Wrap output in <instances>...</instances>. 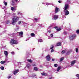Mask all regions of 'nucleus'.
<instances>
[{
    "label": "nucleus",
    "instance_id": "f257e3e1",
    "mask_svg": "<svg viewBox=\"0 0 79 79\" xmlns=\"http://www.w3.org/2000/svg\"><path fill=\"white\" fill-rule=\"evenodd\" d=\"M19 17L17 16H15L14 18H13L12 19V24L15 25V23L19 20Z\"/></svg>",
    "mask_w": 79,
    "mask_h": 79
},
{
    "label": "nucleus",
    "instance_id": "f03ea898",
    "mask_svg": "<svg viewBox=\"0 0 79 79\" xmlns=\"http://www.w3.org/2000/svg\"><path fill=\"white\" fill-rule=\"evenodd\" d=\"M10 3L12 6H14L15 7H17V5L18 4L17 0H12L10 2Z\"/></svg>",
    "mask_w": 79,
    "mask_h": 79
},
{
    "label": "nucleus",
    "instance_id": "7ed1b4c3",
    "mask_svg": "<svg viewBox=\"0 0 79 79\" xmlns=\"http://www.w3.org/2000/svg\"><path fill=\"white\" fill-rule=\"evenodd\" d=\"M76 37V35H73L69 37L70 40H73L75 38V37Z\"/></svg>",
    "mask_w": 79,
    "mask_h": 79
},
{
    "label": "nucleus",
    "instance_id": "20e7f679",
    "mask_svg": "<svg viewBox=\"0 0 79 79\" xmlns=\"http://www.w3.org/2000/svg\"><path fill=\"white\" fill-rule=\"evenodd\" d=\"M76 60H74L73 61H72L71 62V65H69L68 66H68H67V68H68L69 67H71V66H73V65H74V64H75V63H76Z\"/></svg>",
    "mask_w": 79,
    "mask_h": 79
},
{
    "label": "nucleus",
    "instance_id": "39448f33",
    "mask_svg": "<svg viewBox=\"0 0 79 79\" xmlns=\"http://www.w3.org/2000/svg\"><path fill=\"white\" fill-rule=\"evenodd\" d=\"M58 18V15H54L52 17V19L54 20H56Z\"/></svg>",
    "mask_w": 79,
    "mask_h": 79
},
{
    "label": "nucleus",
    "instance_id": "423d86ee",
    "mask_svg": "<svg viewBox=\"0 0 79 79\" xmlns=\"http://www.w3.org/2000/svg\"><path fill=\"white\" fill-rule=\"evenodd\" d=\"M15 42H16V41H14V40L12 39L10 41V45H13L14 44H17V42H16V43H15Z\"/></svg>",
    "mask_w": 79,
    "mask_h": 79
},
{
    "label": "nucleus",
    "instance_id": "0eeeda50",
    "mask_svg": "<svg viewBox=\"0 0 79 79\" xmlns=\"http://www.w3.org/2000/svg\"><path fill=\"white\" fill-rule=\"evenodd\" d=\"M69 8V5L67 4H65L64 10H67Z\"/></svg>",
    "mask_w": 79,
    "mask_h": 79
},
{
    "label": "nucleus",
    "instance_id": "6e6552de",
    "mask_svg": "<svg viewBox=\"0 0 79 79\" xmlns=\"http://www.w3.org/2000/svg\"><path fill=\"white\" fill-rule=\"evenodd\" d=\"M46 60L47 61H50V56L49 55H48L46 56Z\"/></svg>",
    "mask_w": 79,
    "mask_h": 79
},
{
    "label": "nucleus",
    "instance_id": "1a4fd4ad",
    "mask_svg": "<svg viewBox=\"0 0 79 79\" xmlns=\"http://www.w3.org/2000/svg\"><path fill=\"white\" fill-rule=\"evenodd\" d=\"M64 11L65 13V15H68L69 14V11L68 10H64Z\"/></svg>",
    "mask_w": 79,
    "mask_h": 79
},
{
    "label": "nucleus",
    "instance_id": "9d476101",
    "mask_svg": "<svg viewBox=\"0 0 79 79\" xmlns=\"http://www.w3.org/2000/svg\"><path fill=\"white\" fill-rule=\"evenodd\" d=\"M4 54L5 55L6 57L8 58V52L7 51H5L4 52Z\"/></svg>",
    "mask_w": 79,
    "mask_h": 79
},
{
    "label": "nucleus",
    "instance_id": "9b49d317",
    "mask_svg": "<svg viewBox=\"0 0 79 79\" xmlns=\"http://www.w3.org/2000/svg\"><path fill=\"white\" fill-rule=\"evenodd\" d=\"M60 9L58 7H56V9H55V13H58L60 11Z\"/></svg>",
    "mask_w": 79,
    "mask_h": 79
},
{
    "label": "nucleus",
    "instance_id": "f8f14e48",
    "mask_svg": "<svg viewBox=\"0 0 79 79\" xmlns=\"http://www.w3.org/2000/svg\"><path fill=\"white\" fill-rule=\"evenodd\" d=\"M18 71H19V70H15V71L13 72L14 74V75H15L17 73H18Z\"/></svg>",
    "mask_w": 79,
    "mask_h": 79
},
{
    "label": "nucleus",
    "instance_id": "ddd939ff",
    "mask_svg": "<svg viewBox=\"0 0 79 79\" xmlns=\"http://www.w3.org/2000/svg\"><path fill=\"white\" fill-rule=\"evenodd\" d=\"M18 34H19V35H21V37H23V32L22 31L19 32Z\"/></svg>",
    "mask_w": 79,
    "mask_h": 79
},
{
    "label": "nucleus",
    "instance_id": "4468645a",
    "mask_svg": "<svg viewBox=\"0 0 79 79\" xmlns=\"http://www.w3.org/2000/svg\"><path fill=\"white\" fill-rule=\"evenodd\" d=\"M71 52H72V49H70L69 51H68L67 52H66V55H69L70 54V53Z\"/></svg>",
    "mask_w": 79,
    "mask_h": 79
},
{
    "label": "nucleus",
    "instance_id": "2eb2a0df",
    "mask_svg": "<svg viewBox=\"0 0 79 79\" xmlns=\"http://www.w3.org/2000/svg\"><path fill=\"white\" fill-rule=\"evenodd\" d=\"M61 45V43L60 42H58L57 43L56 46H60Z\"/></svg>",
    "mask_w": 79,
    "mask_h": 79
},
{
    "label": "nucleus",
    "instance_id": "dca6fc26",
    "mask_svg": "<svg viewBox=\"0 0 79 79\" xmlns=\"http://www.w3.org/2000/svg\"><path fill=\"white\" fill-rule=\"evenodd\" d=\"M53 46H52L50 48V50H51V53H52V52H53L54 51V50L53 49Z\"/></svg>",
    "mask_w": 79,
    "mask_h": 79
},
{
    "label": "nucleus",
    "instance_id": "f3484780",
    "mask_svg": "<svg viewBox=\"0 0 79 79\" xmlns=\"http://www.w3.org/2000/svg\"><path fill=\"white\" fill-rule=\"evenodd\" d=\"M10 23V21L9 20H6L5 23V24L6 25L7 24H9Z\"/></svg>",
    "mask_w": 79,
    "mask_h": 79
},
{
    "label": "nucleus",
    "instance_id": "a211bd4d",
    "mask_svg": "<svg viewBox=\"0 0 79 79\" xmlns=\"http://www.w3.org/2000/svg\"><path fill=\"white\" fill-rule=\"evenodd\" d=\"M42 76H47V73H41Z\"/></svg>",
    "mask_w": 79,
    "mask_h": 79
},
{
    "label": "nucleus",
    "instance_id": "6ab92c4d",
    "mask_svg": "<svg viewBox=\"0 0 79 79\" xmlns=\"http://www.w3.org/2000/svg\"><path fill=\"white\" fill-rule=\"evenodd\" d=\"M60 69H61V67H58L56 70V71H57V72H58V71H59Z\"/></svg>",
    "mask_w": 79,
    "mask_h": 79
},
{
    "label": "nucleus",
    "instance_id": "aec40b11",
    "mask_svg": "<svg viewBox=\"0 0 79 79\" xmlns=\"http://www.w3.org/2000/svg\"><path fill=\"white\" fill-rule=\"evenodd\" d=\"M27 61L28 62H30V63H32V60L31 59H28L27 60Z\"/></svg>",
    "mask_w": 79,
    "mask_h": 79
},
{
    "label": "nucleus",
    "instance_id": "412c9836",
    "mask_svg": "<svg viewBox=\"0 0 79 79\" xmlns=\"http://www.w3.org/2000/svg\"><path fill=\"white\" fill-rule=\"evenodd\" d=\"M27 67L28 68H29L31 67V65L29 64H28L27 65Z\"/></svg>",
    "mask_w": 79,
    "mask_h": 79
},
{
    "label": "nucleus",
    "instance_id": "4be33fe9",
    "mask_svg": "<svg viewBox=\"0 0 79 79\" xmlns=\"http://www.w3.org/2000/svg\"><path fill=\"white\" fill-rule=\"evenodd\" d=\"M3 3L4 4L5 6H7V5H8V3L5 2V1H4Z\"/></svg>",
    "mask_w": 79,
    "mask_h": 79
},
{
    "label": "nucleus",
    "instance_id": "5701e85b",
    "mask_svg": "<svg viewBox=\"0 0 79 79\" xmlns=\"http://www.w3.org/2000/svg\"><path fill=\"white\" fill-rule=\"evenodd\" d=\"M31 37H35V34H34V33H32L31 34Z\"/></svg>",
    "mask_w": 79,
    "mask_h": 79
},
{
    "label": "nucleus",
    "instance_id": "b1692460",
    "mask_svg": "<svg viewBox=\"0 0 79 79\" xmlns=\"http://www.w3.org/2000/svg\"><path fill=\"white\" fill-rule=\"evenodd\" d=\"M38 41L39 42H42L43 40L41 39H39L38 40Z\"/></svg>",
    "mask_w": 79,
    "mask_h": 79
},
{
    "label": "nucleus",
    "instance_id": "393cba45",
    "mask_svg": "<svg viewBox=\"0 0 79 79\" xmlns=\"http://www.w3.org/2000/svg\"><path fill=\"white\" fill-rule=\"evenodd\" d=\"M66 52V51L63 50L61 52V54H64V53H65Z\"/></svg>",
    "mask_w": 79,
    "mask_h": 79
},
{
    "label": "nucleus",
    "instance_id": "a878e982",
    "mask_svg": "<svg viewBox=\"0 0 79 79\" xmlns=\"http://www.w3.org/2000/svg\"><path fill=\"white\" fill-rule=\"evenodd\" d=\"M5 63H6V61H2L1 62V64H4Z\"/></svg>",
    "mask_w": 79,
    "mask_h": 79
},
{
    "label": "nucleus",
    "instance_id": "bb28decb",
    "mask_svg": "<svg viewBox=\"0 0 79 79\" xmlns=\"http://www.w3.org/2000/svg\"><path fill=\"white\" fill-rule=\"evenodd\" d=\"M61 28H59V29H57V31H61Z\"/></svg>",
    "mask_w": 79,
    "mask_h": 79
},
{
    "label": "nucleus",
    "instance_id": "cd10ccee",
    "mask_svg": "<svg viewBox=\"0 0 79 79\" xmlns=\"http://www.w3.org/2000/svg\"><path fill=\"white\" fill-rule=\"evenodd\" d=\"M0 69L1 70H3L4 69V67L3 66H2L1 67Z\"/></svg>",
    "mask_w": 79,
    "mask_h": 79
},
{
    "label": "nucleus",
    "instance_id": "c85d7f7f",
    "mask_svg": "<svg viewBox=\"0 0 79 79\" xmlns=\"http://www.w3.org/2000/svg\"><path fill=\"white\" fill-rule=\"evenodd\" d=\"M45 4L46 5H51V3H45Z\"/></svg>",
    "mask_w": 79,
    "mask_h": 79
},
{
    "label": "nucleus",
    "instance_id": "c756f323",
    "mask_svg": "<svg viewBox=\"0 0 79 79\" xmlns=\"http://www.w3.org/2000/svg\"><path fill=\"white\" fill-rule=\"evenodd\" d=\"M14 41H15V43H16L17 42V44H18V41H17V40H15Z\"/></svg>",
    "mask_w": 79,
    "mask_h": 79
},
{
    "label": "nucleus",
    "instance_id": "7c9ffc66",
    "mask_svg": "<svg viewBox=\"0 0 79 79\" xmlns=\"http://www.w3.org/2000/svg\"><path fill=\"white\" fill-rule=\"evenodd\" d=\"M63 60H64V57H62L61 58H60V61H63Z\"/></svg>",
    "mask_w": 79,
    "mask_h": 79
},
{
    "label": "nucleus",
    "instance_id": "2f4dec72",
    "mask_svg": "<svg viewBox=\"0 0 79 79\" xmlns=\"http://www.w3.org/2000/svg\"><path fill=\"white\" fill-rule=\"evenodd\" d=\"M76 52V53H77L78 52V48H76L75 49Z\"/></svg>",
    "mask_w": 79,
    "mask_h": 79
},
{
    "label": "nucleus",
    "instance_id": "473e14b6",
    "mask_svg": "<svg viewBox=\"0 0 79 79\" xmlns=\"http://www.w3.org/2000/svg\"><path fill=\"white\" fill-rule=\"evenodd\" d=\"M54 67H57V66H58V65L57 64H55L54 65Z\"/></svg>",
    "mask_w": 79,
    "mask_h": 79
},
{
    "label": "nucleus",
    "instance_id": "72a5a7b5",
    "mask_svg": "<svg viewBox=\"0 0 79 79\" xmlns=\"http://www.w3.org/2000/svg\"><path fill=\"white\" fill-rule=\"evenodd\" d=\"M37 67H35L34 68V70H35V71H37Z\"/></svg>",
    "mask_w": 79,
    "mask_h": 79
},
{
    "label": "nucleus",
    "instance_id": "f704fd0d",
    "mask_svg": "<svg viewBox=\"0 0 79 79\" xmlns=\"http://www.w3.org/2000/svg\"><path fill=\"white\" fill-rule=\"evenodd\" d=\"M32 66H36V64H32Z\"/></svg>",
    "mask_w": 79,
    "mask_h": 79
},
{
    "label": "nucleus",
    "instance_id": "c9c22d12",
    "mask_svg": "<svg viewBox=\"0 0 79 79\" xmlns=\"http://www.w3.org/2000/svg\"><path fill=\"white\" fill-rule=\"evenodd\" d=\"M11 10H12V11H13V10H14V7H11Z\"/></svg>",
    "mask_w": 79,
    "mask_h": 79
},
{
    "label": "nucleus",
    "instance_id": "e433bc0d",
    "mask_svg": "<svg viewBox=\"0 0 79 79\" xmlns=\"http://www.w3.org/2000/svg\"><path fill=\"white\" fill-rule=\"evenodd\" d=\"M76 76L78 78H79V74H77L76 75Z\"/></svg>",
    "mask_w": 79,
    "mask_h": 79
},
{
    "label": "nucleus",
    "instance_id": "4c0bfd02",
    "mask_svg": "<svg viewBox=\"0 0 79 79\" xmlns=\"http://www.w3.org/2000/svg\"><path fill=\"white\" fill-rule=\"evenodd\" d=\"M16 10V8L15 7H14V10L13 11H15Z\"/></svg>",
    "mask_w": 79,
    "mask_h": 79
},
{
    "label": "nucleus",
    "instance_id": "58836bf2",
    "mask_svg": "<svg viewBox=\"0 0 79 79\" xmlns=\"http://www.w3.org/2000/svg\"><path fill=\"white\" fill-rule=\"evenodd\" d=\"M51 35V37H53V34L52 33L50 35Z\"/></svg>",
    "mask_w": 79,
    "mask_h": 79
},
{
    "label": "nucleus",
    "instance_id": "ea45409f",
    "mask_svg": "<svg viewBox=\"0 0 79 79\" xmlns=\"http://www.w3.org/2000/svg\"><path fill=\"white\" fill-rule=\"evenodd\" d=\"M17 15H21V13L20 12H18L17 13Z\"/></svg>",
    "mask_w": 79,
    "mask_h": 79
},
{
    "label": "nucleus",
    "instance_id": "a19ab883",
    "mask_svg": "<svg viewBox=\"0 0 79 79\" xmlns=\"http://www.w3.org/2000/svg\"><path fill=\"white\" fill-rule=\"evenodd\" d=\"M11 54H12V55H15V52H11Z\"/></svg>",
    "mask_w": 79,
    "mask_h": 79
},
{
    "label": "nucleus",
    "instance_id": "79ce46f5",
    "mask_svg": "<svg viewBox=\"0 0 79 79\" xmlns=\"http://www.w3.org/2000/svg\"><path fill=\"white\" fill-rule=\"evenodd\" d=\"M77 34H79V30H77Z\"/></svg>",
    "mask_w": 79,
    "mask_h": 79
},
{
    "label": "nucleus",
    "instance_id": "37998d69",
    "mask_svg": "<svg viewBox=\"0 0 79 79\" xmlns=\"http://www.w3.org/2000/svg\"><path fill=\"white\" fill-rule=\"evenodd\" d=\"M6 7L5 6H4L3 7H2V9H4V8H6Z\"/></svg>",
    "mask_w": 79,
    "mask_h": 79
},
{
    "label": "nucleus",
    "instance_id": "c03bdc74",
    "mask_svg": "<svg viewBox=\"0 0 79 79\" xmlns=\"http://www.w3.org/2000/svg\"><path fill=\"white\" fill-rule=\"evenodd\" d=\"M54 28L56 29V30L58 29V27H54Z\"/></svg>",
    "mask_w": 79,
    "mask_h": 79
},
{
    "label": "nucleus",
    "instance_id": "a18cd8bd",
    "mask_svg": "<svg viewBox=\"0 0 79 79\" xmlns=\"http://www.w3.org/2000/svg\"><path fill=\"white\" fill-rule=\"evenodd\" d=\"M21 21H19L18 24H21Z\"/></svg>",
    "mask_w": 79,
    "mask_h": 79
},
{
    "label": "nucleus",
    "instance_id": "49530a36",
    "mask_svg": "<svg viewBox=\"0 0 79 79\" xmlns=\"http://www.w3.org/2000/svg\"><path fill=\"white\" fill-rule=\"evenodd\" d=\"M34 19L35 21H37V20H38V19L36 18Z\"/></svg>",
    "mask_w": 79,
    "mask_h": 79
},
{
    "label": "nucleus",
    "instance_id": "de8ad7c7",
    "mask_svg": "<svg viewBox=\"0 0 79 79\" xmlns=\"http://www.w3.org/2000/svg\"><path fill=\"white\" fill-rule=\"evenodd\" d=\"M11 76H9L8 77V79H10V78H11Z\"/></svg>",
    "mask_w": 79,
    "mask_h": 79
},
{
    "label": "nucleus",
    "instance_id": "09e8293b",
    "mask_svg": "<svg viewBox=\"0 0 79 79\" xmlns=\"http://www.w3.org/2000/svg\"><path fill=\"white\" fill-rule=\"evenodd\" d=\"M31 77H35V76L34 75H32L31 76Z\"/></svg>",
    "mask_w": 79,
    "mask_h": 79
},
{
    "label": "nucleus",
    "instance_id": "8fccbe9b",
    "mask_svg": "<svg viewBox=\"0 0 79 79\" xmlns=\"http://www.w3.org/2000/svg\"><path fill=\"white\" fill-rule=\"evenodd\" d=\"M64 34H67V32H66V31H64Z\"/></svg>",
    "mask_w": 79,
    "mask_h": 79
},
{
    "label": "nucleus",
    "instance_id": "3c124183",
    "mask_svg": "<svg viewBox=\"0 0 79 79\" xmlns=\"http://www.w3.org/2000/svg\"><path fill=\"white\" fill-rule=\"evenodd\" d=\"M52 61H55V59H52Z\"/></svg>",
    "mask_w": 79,
    "mask_h": 79
},
{
    "label": "nucleus",
    "instance_id": "603ef678",
    "mask_svg": "<svg viewBox=\"0 0 79 79\" xmlns=\"http://www.w3.org/2000/svg\"><path fill=\"white\" fill-rule=\"evenodd\" d=\"M48 32H49V33H50L51 32V31H48Z\"/></svg>",
    "mask_w": 79,
    "mask_h": 79
},
{
    "label": "nucleus",
    "instance_id": "864d4df0",
    "mask_svg": "<svg viewBox=\"0 0 79 79\" xmlns=\"http://www.w3.org/2000/svg\"><path fill=\"white\" fill-rule=\"evenodd\" d=\"M59 3H61V1H58Z\"/></svg>",
    "mask_w": 79,
    "mask_h": 79
},
{
    "label": "nucleus",
    "instance_id": "5fc2aeb1",
    "mask_svg": "<svg viewBox=\"0 0 79 79\" xmlns=\"http://www.w3.org/2000/svg\"><path fill=\"white\" fill-rule=\"evenodd\" d=\"M13 15H16V14L15 13L13 14Z\"/></svg>",
    "mask_w": 79,
    "mask_h": 79
},
{
    "label": "nucleus",
    "instance_id": "6e6d98bb",
    "mask_svg": "<svg viewBox=\"0 0 79 79\" xmlns=\"http://www.w3.org/2000/svg\"><path fill=\"white\" fill-rule=\"evenodd\" d=\"M39 25H40V26H42V25L39 24Z\"/></svg>",
    "mask_w": 79,
    "mask_h": 79
},
{
    "label": "nucleus",
    "instance_id": "4d7b16f0",
    "mask_svg": "<svg viewBox=\"0 0 79 79\" xmlns=\"http://www.w3.org/2000/svg\"><path fill=\"white\" fill-rule=\"evenodd\" d=\"M52 25H50V27H52Z\"/></svg>",
    "mask_w": 79,
    "mask_h": 79
},
{
    "label": "nucleus",
    "instance_id": "13d9d810",
    "mask_svg": "<svg viewBox=\"0 0 79 79\" xmlns=\"http://www.w3.org/2000/svg\"><path fill=\"white\" fill-rule=\"evenodd\" d=\"M48 79H52V77H51V78H49Z\"/></svg>",
    "mask_w": 79,
    "mask_h": 79
},
{
    "label": "nucleus",
    "instance_id": "bf43d9fd",
    "mask_svg": "<svg viewBox=\"0 0 79 79\" xmlns=\"http://www.w3.org/2000/svg\"><path fill=\"white\" fill-rule=\"evenodd\" d=\"M19 29V28H18L17 29V30H18Z\"/></svg>",
    "mask_w": 79,
    "mask_h": 79
},
{
    "label": "nucleus",
    "instance_id": "052dcab7",
    "mask_svg": "<svg viewBox=\"0 0 79 79\" xmlns=\"http://www.w3.org/2000/svg\"><path fill=\"white\" fill-rule=\"evenodd\" d=\"M6 31L5 30L4 32H6Z\"/></svg>",
    "mask_w": 79,
    "mask_h": 79
},
{
    "label": "nucleus",
    "instance_id": "680f3d73",
    "mask_svg": "<svg viewBox=\"0 0 79 79\" xmlns=\"http://www.w3.org/2000/svg\"><path fill=\"white\" fill-rule=\"evenodd\" d=\"M26 24H27V23H25Z\"/></svg>",
    "mask_w": 79,
    "mask_h": 79
},
{
    "label": "nucleus",
    "instance_id": "e2e57ef3",
    "mask_svg": "<svg viewBox=\"0 0 79 79\" xmlns=\"http://www.w3.org/2000/svg\"><path fill=\"white\" fill-rule=\"evenodd\" d=\"M50 38H48V39H49Z\"/></svg>",
    "mask_w": 79,
    "mask_h": 79
},
{
    "label": "nucleus",
    "instance_id": "0e129e2a",
    "mask_svg": "<svg viewBox=\"0 0 79 79\" xmlns=\"http://www.w3.org/2000/svg\"><path fill=\"white\" fill-rule=\"evenodd\" d=\"M8 62H10V61H8V62H7V63H8Z\"/></svg>",
    "mask_w": 79,
    "mask_h": 79
}]
</instances>
